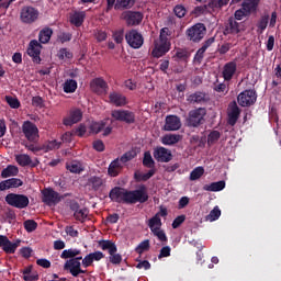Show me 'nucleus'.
Listing matches in <instances>:
<instances>
[{
	"instance_id": "nucleus-1",
	"label": "nucleus",
	"mask_w": 281,
	"mask_h": 281,
	"mask_svg": "<svg viewBox=\"0 0 281 281\" xmlns=\"http://www.w3.org/2000/svg\"><path fill=\"white\" fill-rule=\"evenodd\" d=\"M110 199L115 203H146L148 201V190L146 186H140L134 191L114 188L110 191Z\"/></svg>"
},
{
	"instance_id": "nucleus-2",
	"label": "nucleus",
	"mask_w": 281,
	"mask_h": 281,
	"mask_svg": "<svg viewBox=\"0 0 281 281\" xmlns=\"http://www.w3.org/2000/svg\"><path fill=\"white\" fill-rule=\"evenodd\" d=\"M170 30L168 27H164L160 30L159 38L154 42V48L151 50V56L154 58H161V56H166L170 52V40L168 38V33Z\"/></svg>"
},
{
	"instance_id": "nucleus-3",
	"label": "nucleus",
	"mask_w": 281,
	"mask_h": 281,
	"mask_svg": "<svg viewBox=\"0 0 281 281\" xmlns=\"http://www.w3.org/2000/svg\"><path fill=\"white\" fill-rule=\"evenodd\" d=\"M135 157H137V153L131 150L125 153L121 158L114 159L108 168V175L110 177H117V175L122 172V168L126 166V162L131 161V159H135Z\"/></svg>"
},
{
	"instance_id": "nucleus-4",
	"label": "nucleus",
	"mask_w": 281,
	"mask_h": 281,
	"mask_svg": "<svg viewBox=\"0 0 281 281\" xmlns=\"http://www.w3.org/2000/svg\"><path fill=\"white\" fill-rule=\"evenodd\" d=\"M147 225L151 234H154V236H157L158 240H160L161 243H166L168 240L166 232L161 229V218L159 217V215H154L151 218H149Z\"/></svg>"
},
{
	"instance_id": "nucleus-5",
	"label": "nucleus",
	"mask_w": 281,
	"mask_h": 281,
	"mask_svg": "<svg viewBox=\"0 0 281 281\" xmlns=\"http://www.w3.org/2000/svg\"><path fill=\"white\" fill-rule=\"evenodd\" d=\"M5 202L12 207H18V210H24V207H27V205H30V199L27 198V195L16 193L8 194L5 196Z\"/></svg>"
},
{
	"instance_id": "nucleus-6",
	"label": "nucleus",
	"mask_w": 281,
	"mask_h": 281,
	"mask_svg": "<svg viewBox=\"0 0 281 281\" xmlns=\"http://www.w3.org/2000/svg\"><path fill=\"white\" fill-rule=\"evenodd\" d=\"M80 260H82V257H75L72 259H69L65 262L64 269L66 271H69V273L74 278H78L80 273H87V270H82V263H80Z\"/></svg>"
},
{
	"instance_id": "nucleus-7",
	"label": "nucleus",
	"mask_w": 281,
	"mask_h": 281,
	"mask_svg": "<svg viewBox=\"0 0 281 281\" xmlns=\"http://www.w3.org/2000/svg\"><path fill=\"white\" fill-rule=\"evenodd\" d=\"M125 41L133 49H139L144 45V36L136 30L126 33Z\"/></svg>"
},
{
	"instance_id": "nucleus-8",
	"label": "nucleus",
	"mask_w": 281,
	"mask_h": 281,
	"mask_svg": "<svg viewBox=\"0 0 281 281\" xmlns=\"http://www.w3.org/2000/svg\"><path fill=\"white\" fill-rule=\"evenodd\" d=\"M38 10L33 7H24L21 10L20 19L22 23L32 24L38 21Z\"/></svg>"
},
{
	"instance_id": "nucleus-9",
	"label": "nucleus",
	"mask_w": 281,
	"mask_h": 281,
	"mask_svg": "<svg viewBox=\"0 0 281 281\" xmlns=\"http://www.w3.org/2000/svg\"><path fill=\"white\" fill-rule=\"evenodd\" d=\"M205 32H206L205 25L202 23H198L192 27H190L189 30H187V35H188V38L193 41V43H199V41H202V38L205 36Z\"/></svg>"
},
{
	"instance_id": "nucleus-10",
	"label": "nucleus",
	"mask_w": 281,
	"mask_h": 281,
	"mask_svg": "<svg viewBox=\"0 0 281 281\" xmlns=\"http://www.w3.org/2000/svg\"><path fill=\"white\" fill-rule=\"evenodd\" d=\"M121 19H123V21H125L130 26L139 25V23L144 21V14L137 11H124L121 14Z\"/></svg>"
},
{
	"instance_id": "nucleus-11",
	"label": "nucleus",
	"mask_w": 281,
	"mask_h": 281,
	"mask_svg": "<svg viewBox=\"0 0 281 281\" xmlns=\"http://www.w3.org/2000/svg\"><path fill=\"white\" fill-rule=\"evenodd\" d=\"M42 201L46 203V205H58L59 201H63V196L58 194V192L54 191V189H44L42 191Z\"/></svg>"
},
{
	"instance_id": "nucleus-12",
	"label": "nucleus",
	"mask_w": 281,
	"mask_h": 281,
	"mask_svg": "<svg viewBox=\"0 0 281 281\" xmlns=\"http://www.w3.org/2000/svg\"><path fill=\"white\" fill-rule=\"evenodd\" d=\"M0 247L4 254H15L16 249L21 247V239L10 241L8 236L0 235Z\"/></svg>"
},
{
	"instance_id": "nucleus-13",
	"label": "nucleus",
	"mask_w": 281,
	"mask_h": 281,
	"mask_svg": "<svg viewBox=\"0 0 281 281\" xmlns=\"http://www.w3.org/2000/svg\"><path fill=\"white\" fill-rule=\"evenodd\" d=\"M257 98L256 91L245 90L238 94L237 102L240 106H251V104L256 103Z\"/></svg>"
},
{
	"instance_id": "nucleus-14",
	"label": "nucleus",
	"mask_w": 281,
	"mask_h": 281,
	"mask_svg": "<svg viewBox=\"0 0 281 281\" xmlns=\"http://www.w3.org/2000/svg\"><path fill=\"white\" fill-rule=\"evenodd\" d=\"M22 132L29 142H36V139H38V127H36V125L30 121H25L23 123Z\"/></svg>"
},
{
	"instance_id": "nucleus-15",
	"label": "nucleus",
	"mask_w": 281,
	"mask_h": 281,
	"mask_svg": "<svg viewBox=\"0 0 281 281\" xmlns=\"http://www.w3.org/2000/svg\"><path fill=\"white\" fill-rule=\"evenodd\" d=\"M205 114H206V111L203 108L192 110L189 113V117H188L189 126H199V124H201V122H203V119L205 117Z\"/></svg>"
},
{
	"instance_id": "nucleus-16",
	"label": "nucleus",
	"mask_w": 281,
	"mask_h": 281,
	"mask_svg": "<svg viewBox=\"0 0 281 281\" xmlns=\"http://www.w3.org/2000/svg\"><path fill=\"white\" fill-rule=\"evenodd\" d=\"M112 117L119 122H126L127 124L135 122V114L128 110H114L112 111Z\"/></svg>"
},
{
	"instance_id": "nucleus-17",
	"label": "nucleus",
	"mask_w": 281,
	"mask_h": 281,
	"mask_svg": "<svg viewBox=\"0 0 281 281\" xmlns=\"http://www.w3.org/2000/svg\"><path fill=\"white\" fill-rule=\"evenodd\" d=\"M41 49H43V46L38 41L32 40L29 44L27 54L33 58L34 63H41Z\"/></svg>"
},
{
	"instance_id": "nucleus-18",
	"label": "nucleus",
	"mask_w": 281,
	"mask_h": 281,
	"mask_svg": "<svg viewBox=\"0 0 281 281\" xmlns=\"http://www.w3.org/2000/svg\"><path fill=\"white\" fill-rule=\"evenodd\" d=\"M90 89L93 91V93H98V95H104L109 89V86L104 79L95 78L90 82Z\"/></svg>"
},
{
	"instance_id": "nucleus-19",
	"label": "nucleus",
	"mask_w": 281,
	"mask_h": 281,
	"mask_svg": "<svg viewBox=\"0 0 281 281\" xmlns=\"http://www.w3.org/2000/svg\"><path fill=\"white\" fill-rule=\"evenodd\" d=\"M154 158L162 164H168V161L172 160V151L165 147H157L154 150Z\"/></svg>"
},
{
	"instance_id": "nucleus-20",
	"label": "nucleus",
	"mask_w": 281,
	"mask_h": 281,
	"mask_svg": "<svg viewBox=\"0 0 281 281\" xmlns=\"http://www.w3.org/2000/svg\"><path fill=\"white\" fill-rule=\"evenodd\" d=\"M181 128V119L177 115H168L165 119L164 131H179Z\"/></svg>"
},
{
	"instance_id": "nucleus-21",
	"label": "nucleus",
	"mask_w": 281,
	"mask_h": 281,
	"mask_svg": "<svg viewBox=\"0 0 281 281\" xmlns=\"http://www.w3.org/2000/svg\"><path fill=\"white\" fill-rule=\"evenodd\" d=\"M102 258H104V252L100 250L90 252L82 259L81 265L85 267V269H87L88 267H91L93 262H100Z\"/></svg>"
},
{
	"instance_id": "nucleus-22",
	"label": "nucleus",
	"mask_w": 281,
	"mask_h": 281,
	"mask_svg": "<svg viewBox=\"0 0 281 281\" xmlns=\"http://www.w3.org/2000/svg\"><path fill=\"white\" fill-rule=\"evenodd\" d=\"M238 117H240V108L234 101L228 105V124L234 126L238 122Z\"/></svg>"
},
{
	"instance_id": "nucleus-23",
	"label": "nucleus",
	"mask_w": 281,
	"mask_h": 281,
	"mask_svg": "<svg viewBox=\"0 0 281 281\" xmlns=\"http://www.w3.org/2000/svg\"><path fill=\"white\" fill-rule=\"evenodd\" d=\"M82 120V111L74 109L69 112L67 117L64 119L65 126H72V124H78Z\"/></svg>"
},
{
	"instance_id": "nucleus-24",
	"label": "nucleus",
	"mask_w": 281,
	"mask_h": 281,
	"mask_svg": "<svg viewBox=\"0 0 281 281\" xmlns=\"http://www.w3.org/2000/svg\"><path fill=\"white\" fill-rule=\"evenodd\" d=\"M87 18V13L85 11H72L69 14V23L75 25V27H80L82 23H85V19Z\"/></svg>"
},
{
	"instance_id": "nucleus-25",
	"label": "nucleus",
	"mask_w": 281,
	"mask_h": 281,
	"mask_svg": "<svg viewBox=\"0 0 281 281\" xmlns=\"http://www.w3.org/2000/svg\"><path fill=\"white\" fill-rule=\"evenodd\" d=\"M15 161L22 167L31 166L32 168H36V166H38V160L33 162L32 158L27 154L15 155Z\"/></svg>"
},
{
	"instance_id": "nucleus-26",
	"label": "nucleus",
	"mask_w": 281,
	"mask_h": 281,
	"mask_svg": "<svg viewBox=\"0 0 281 281\" xmlns=\"http://www.w3.org/2000/svg\"><path fill=\"white\" fill-rule=\"evenodd\" d=\"M236 74V61H229L224 66L223 69V78L224 80H231L234 78V75Z\"/></svg>"
},
{
	"instance_id": "nucleus-27",
	"label": "nucleus",
	"mask_w": 281,
	"mask_h": 281,
	"mask_svg": "<svg viewBox=\"0 0 281 281\" xmlns=\"http://www.w3.org/2000/svg\"><path fill=\"white\" fill-rule=\"evenodd\" d=\"M260 3V0H245L241 3V8L246 12V14L249 16L252 12H256L258 10V4Z\"/></svg>"
},
{
	"instance_id": "nucleus-28",
	"label": "nucleus",
	"mask_w": 281,
	"mask_h": 281,
	"mask_svg": "<svg viewBox=\"0 0 281 281\" xmlns=\"http://www.w3.org/2000/svg\"><path fill=\"white\" fill-rule=\"evenodd\" d=\"M180 139L181 135L179 134H166L161 137V144H164V146H175V144H179Z\"/></svg>"
},
{
	"instance_id": "nucleus-29",
	"label": "nucleus",
	"mask_w": 281,
	"mask_h": 281,
	"mask_svg": "<svg viewBox=\"0 0 281 281\" xmlns=\"http://www.w3.org/2000/svg\"><path fill=\"white\" fill-rule=\"evenodd\" d=\"M110 102L115 106H125L127 103L126 97L117 92L110 93Z\"/></svg>"
},
{
	"instance_id": "nucleus-30",
	"label": "nucleus",
	"mask_w": 281,
	"mask_h": 281,
	"mask_svg": "<svg viewBox=\"0 0 281 281\" xmlns=\"http://www.w3.org/2000/svg\"><path fill=\"white\" fill-rule=\"evenodd\" d=\"M203 190H205V192H221V190H225V181L222 180L211 184H205Z\"/></svg>"
},
{
	"instance_id": "nucleus-31",
	"label": "nucleus",
	"mask_w": 281,
	"mask_h": 281,
	"mask_svg": "<svg viewBox=\"0 0 281 281\" xmlns=\"http://www.w3.org/2000/svg\"><path fill=\"white\" fill-rule=\"evenodd\" d=\"M99 247L103 251H109V254H117V246L111 240H101L99 241Z\"/></svg>"
},
{
	"instance_id": "nucleus-32",
	"label": "nucleus",
	"mask_w": 281,
	"mask_h": 281,
	"mask_svg": "<svg viewBox=\"0 0 281 281\" xmlns=\"http://www.w3.org/2000/svg\"><path fill=\"white\" fill-rule=\"evenodd\" d=\"M63 89L65 93H76V89H78V81L74 79H67L63 83Z\"/></svg>"
},
{
	"instance_id": "nucleus-33",
	"label": "nucleus",
	"mask_w": 281,
	"mask_h": 281,
	"mask_svg": "<svg viewBox=\"0 0 281 281\" xmlns=\"http://www.w3.org/2000/svg\"><path fill=\"white\" fill-rule=\"evenodd\" d=\"M52 34H54V31L49 27H44L42 31H40L38 34V41L40 43H49L50 38H52Z\"/></svg>"
},
{
	"instance_id": "nucleus-34",
	"label": "nucleus",
	"mask_w": 281,
	"mask_h": 281,
	"mask_svg": "<svg viewBox=\"0 0 281 281\" xmlns=\"http://www.w3.org/2000/svg\"><path fill=\"white\" fill-rule=\"evenodd\" d=\"M82 254V251L80 249L77 248H70V249H66L61 252L60 258H63L64 260H67L68 258H76V256H80Z\"/></svg>"
},
{
	"instance_id": "nucleus-35",
	"label": "nucleus",
	"mask_w": 281,
	"mask_h": 281,
	"mask_svg": "<svg viewBox=\"0 0 281 281\" xmlns=\"http://www.w3.org/2000/svg\"><path fill=\"white\" fill-rule=\"evenodd\" d=\"M135 5V0H116L114 10H126Z\"/></svg>"
},
{
	"instance_id": "nucleus-36",
	"label": "nucleus",
	"mask_w": 281,
	"mask_h": 281,
	"mask_svg": "<svg viewBox=\"0 0 281 281\" xmlns=\"http://www.w3.org/2000/svg\"><path fill=\"white\" fill-rule=\"evenodd\" d=\"M66 168H67V170H69V172H72L75 175H78V173L82 172V170H85L82 168V164H80L76 160L68 162L66 165Z\"/></svg>"
},
{
	"instance_id": "nucleus-37",
	"label": "nucleus",
	"mask_w": 281,
	"mask_h": 281,
	"mask_svg": "<svg viewBox=\"0 0 281 281\" xmlns=\"http://www.w3.org/2000/svg\"><path fill=\"white\" fill-rule=\"evenodd\" d=\"M203 175H205V168L203 167H195L189 176L190 181H199V179H201V177H203Z\"/></svg>"
},
{
	"instance_id": "nucleus-38",
	"label": "nucleus",
	"mask_w": 281,
	"mask_h": 281,
	"mask_svg": "<svg viewBox=\"0 0 281 281\" xmlns=\"http://www.w3.org/2000/svg\"><path fill=\"white\" fill-rule=\"evenodd\" d=\"M228 31L231 34H239V32H245V24L238 23L236 21H231L228 25Z\"/></svg>"
},
{
	"instance_id": "nucleus-39",
	"label": "nucleus",
	"mask_w": 281,
	"mask_h": 281,
	"mask_svg": "<svg viewBox=\"0 0 281 281\" xmlns=\"http://www.w3.org/2000/svg\"><path fill=\"white\" fill-rule=\"evenodd\" d=\"M1 175L3 179H8V177H16L19 175V167L10 165L2 170Z\"/></svg>"
},
{
	"instance_id": "nucleus-40",
	"label": "nucleus",
	"mask_w": 281,
	"mask_h": 281,
	"mask_svg": "<svg viewBox=\"0 0 281 281\" xmlns=\"http://www.w3.org/2000/svg\"><path fill=\"white\" fill-rule=\"evenodd\" d=\"M88 186H90V188H92V190H100V188H102V186H104V180L100 177H91L88 180Z\"/></svg>"
},
{
	"instance_id": "nucleus-41",
	"label": "nucleus",
	"mask_w": 281,
	"mask_h": 281,
	"mask_svg": "<svg viewBox=\"0 0 281 281\" xmlns=\"http://www.w3.org/2000/svg\"><path fill=\"white\" fill-rule=\"evenodd\" d=\"M154 175H155V169H150L147 172L136 171L134 173V177L136 181H148V179H150Z\"/></svg>"
},
{
	"instance_id": "nucleus-42",
	"label": "nucleus",
	"mask_w": 281,
	"mask_h": 281,
	"mask_svg": "<svg viewBox=\"0 0 281 281\" xmlns=\"http://www.w3.org/2000/svg\"><path fill=\"white\" fill-rule=\"evenodd\" d=\"M267 25H269V15H262L257 23V32L262 34L267 30Z\"/></svg>"
},
{
	"instance_id": "nucleus-43",
	"label": "nucleus",
	"mask_w": 281,
	"mask_h": 281,
	"mask_svg": "<svg viewBox=\"0 0 281 281\" xmlns=\"http://www.w3.org/2000/svg\"><path fill=\"white\" fill-rule=\"evenodd\" d=\"M205 218L206 221H210V223L218 221V218H221V209L218 206H215Z\"/></svg>"
},
{
	"instance_id": "nucleus-44",
	"label": "nucleus",
	"mask_w": 281,
	"mask_h": 281,
	"mask_svg": "<svg viewBox=\"0 0 281 281\" xmlns=\"http://www.w3.org/2000/svg\"><path fill=\"white\" fill-rule=\"evenodd\" d=\"M218 139H221V132L213 131L207 136V145L212 146V145L216 144V142H218Z\"/></svg>"
},
{
	"instance_id": "nucleus-45",
	"label": "nucleus",
	"mask_w": 281,
	"mask_h": 281,
	"mask_svg": "<svg viewBox=\"0 0 281 281\" xmlns=\"http://www.w3.org/2000/svg\"><path fill=\"white\" fill-rule=\"evenodd\" d=\"M150 249V240H143L135 249L136 254H144V251H148Z\"/></svg>"
},
{
	"instance_id": "nucleus-46",
	"label": "nucleus",
	"mask_w": 281,
	"mask_h": 281,
	"mask_svg": "<svg viewBox=\"0 0 281 281\" xmlns=\"http://www.w3.org/2000/svg\"><path fill=\"white\" fill-rule=\"evenodd\" d=\"M212 43H214V38H210L207 40L203 46L196 52L195 58H203V54H205V52L207 50V47H210V45H212Z\"/></svg>"
},
{
	"instance_id": "nucleus-47",
	"label": "nucleus",
	"mask_w": 281,
	"mask_h": 281,
	"mask_svg": "<svg viewBox=\"0 0 281 281\" xmlns=\"http://www.w3.org/2000/svg\"><path fill=\"white\" fill-rule=\"evenodd\" d=\"M57 56L59 60H64V61L71 60V58H74V55L66 48L59 49Z\"/></svg>"
},
{
	"instance_id": "nucleus-48",
	"label": "nucleus",
	"mask_w": 281,
	"mask_h": 281,
	"mask_svg": "<svg viewBox=\"0 0 281 281\" xmlns=\"http://www.w3.org/2000/svg\"><path fill=\"white\" fill-rule=\"evenodd\" d=\"M104 128V122H92L90 124V133L98 135Z\"/></svg>"
},
{
	"instance_id": "nucleus-49",
	"label": "nucleus",
	"mask_w": 281,
	"mask_h": 281,
	"mask_svg": "<svg viewBox=\"0 0 281 281\" xmlns=\"http://www.w3.org/2000/svg\"><path fill=\"white\" fill-rule=\"evenodd\" d=\"M143 164L147 168H153V166H155V160H153V156L150 155V151H145Z\"/></svg>"
},
{
	"instance_id": "nucleus-50",
	"label": "nucleus",
	"mask_w": 281,
	"mask_h": 281,
	"mask_svg": "<svg viewBox=\"0 0 281 281\" xmlns=\"http://www.w3.org/2000/svg\"><path fill=\"white\" fill-rule=\"evenodd\" d=\"M203 100H205V94L203 92H195L188 98L189 102H203Z\"/></svg>"
},
{
	"instance_id": "nucleus-51",
	"label": "nucleus",
	"mask_w": 281,
	"mask_h": 281,
	"mask_svg": "<svg viewBox=\"0 0 281 281\" xmlns=\"http://www.w3.org/2000/svg\"><path fill=\"white\" fill-rule=\"evenodd\" d=\"M58 148H60V143L57 140H50L44 146L45 153H49V150H58Z\"/></svg>"
},
{
	"instance_id": "nucleus-52",
	"label": "nucleus",
	"mask_w": 281,
	"mask_h": 281,
	"mask_svg": "<svg viewBox=\"0 0 281 281\" xmlns=\"http://www.w3.org/2000/svg\"><path fill=\"white\" fill-rule=\"evenodd\" d=\"M5 101L11 109H19V106H21V102L14 97L7 95Z\"/></svg>"
},
{
	"instance_id": "nucleus-53",
	"label": "nucleus",
	"mask_w": 281,
	"mask_h": 281,
	"mask_svg": "<svg viewBox=\"0 0 281 281\" xmlns=\"http://www.w3.org/2000/svg\"><path fill=\"white\" fill-rule=\"evenodd\" d=\"M188 56H190L188 50L178 48V49H176V54H175L173 58H176V60H186V58H188Z\"/></svg>"
},
{
	"instance_id": "nucleus-54",
	"label": "nucleus",
	"mask_w": 281,
	"mask_h": 281,
	"mask_svg": "<svg viewBox=\"0 0 281 281\" xmlns=\"http://www.w3.org/2000/svg\"><path fill=\"white\" fill-rule=\"evenodd\" d=\"M89 216V211L87 209H80L75 212V218L77 221H85Z\"/></svg>"
},
{
	"instance_id": "nucleus-55",
	"label": "nucleus",
	"mask_w": 281,
	"mask_h": 281,
	"mask_svg": "<svg viewBox=\"0 0 281 281\" xmlns=\"http://www.w3.org/2000/svg\"><path fill=\"white\" fill-rule=\"evenodd\" d=\"M36 227H38V224L34 220L24 222V229H26V232H34Z\"/></svg>"
},
{
	"instance_id": "nucleus-56",
	"label": "nucleus",
	"mask_w": 281,
	"mask_h": 281,
	"mask_svg": "<svg viewBox=\"0 0 281 281\" xmlns=\"http://www.w3.org/2000/svg\"><path fill=\"white\" fill-rule=\"evenodd\" d=\"M173 11L176 16H178V19H183V16H186V12H187L186 7L181 4L176 5Z\"/></svg>"
},
{
	"instance_id": "nucleus-57",
	"label": "nucleus",
	"mask_w": 281,
	"mask_h": 281,
	"mask_svg": "<svg viewBox=\"0 0 281 281\" xmlns=\"http://www.w3.org/2000/svg\"><path fill=\"white\" fill-rule=\"evenodd\" d=\"M109 260L112 265H120L122 262V255L112 252L110 254Z\"/></svg>"
},
{
	"instance_id": "nucleus-58",
	"label": "nucleus",
	"mask_w": 281,
	"mask_h": 281,
	"mask_svg": "<svg viewBox=\"0 0 281 281\" xmlns=\"http://www.w3.org/2000/svg\"><path fill=\"white\" fill-rule=\"evenodd\" d=\"M23 279L25 281H34V280H37L38 278L32 274V268H26L23 272Z\"/></svg>"
},
{
	"instance_id": "nucleus-59",
	"label": "nucleus",
	"mask_w": 281,
	"mask_h": 281,
	"mask_svg": "<svg viewBox=\"0 0 281 281\" xmlns=\"http://www.w3.org/2000/svg\"><path fill=\"white\" fill-rule=\"evenodd\" d=\"M124 87L130 89V91H135V89H137V82L133 79H127L124 82Z\"/></svg>"
},
{
	"instance_id": "nucleus-60",
	"label": "nucleus",
	"mask_w": 281,
	"mask_h": 281,
	"mask_svg": "<svg viewBox=\"0 0 281 281\" xmlns=\"http://www.w3.org/2000/svg\"><path fill=\"white\" fill-rule=\"evenodd\" d=\"M115 43H122L124 41V30H120L113 33Z\"/></svg>"
},
{
	"instance_id": "nucleus-61",
	"label": "nucleus",
	"mask_w": 281,
	"mask_h": 281,
	"mask_svg": "<svg viewBox=\"0 0 281 281\" xmlns=\"http://www.w3.org/2000/svg\"><path fill=\"white\" fill-rule=\"evenodd\" d=\"M186 221V215H179L172 222V228L177 229Z\"/></svg>"
},
{
	"instance_id": "nucleus-62",
	"label": "nucleus",
	"mask_w": 281,
	"mask_h": 281,
	"mask_svg": "<svg viewBox=\"0 0 281 281\" xmlns=\"http://www.w3.org/2000/svg\"><path fill=\"white\" fill-rule=\"evenodd\" d=\"M245 16H249L245 9L241 7V9L235 11V19L237 21H243Z\"/></svg>"
},
{
	"instance_id": "nucleus-63",
	"label": "nucleus",
	"mask_w": 281,
	"mask_h": 281,
	"mask_svg": "<svg viewBox=\"0 0 281 281\" xmlns=\"http://www.w3.org/2000/svg\"><path fill=\"white\" fill-rule=\"evenodd\" d=\"M227 3H229V0H212L211 5L213 8H223Z\"/></svg>"
},
{
	"instance_id": "nucleus-64",
	"label": "nucleus",
	"mask_w": 281,
	"mask_h": 281,
	"mask_svg": "<svg viewBox=\"0 0 281 281\" xmlns=\"http://www.w3.org/2000/svg\"><path fill=\"white\" fill-rule=\"evenodd\" d=\"M76 135H78V137H87V126L85 125H79L76 130Z\"/></svg>"
}]
</instances>
